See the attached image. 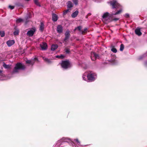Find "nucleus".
<instances>
[{"label": "nucleus", "instance_id": "a211bd4d", "mask_svg": "<svg viewBox=\"0 0 147 147\" xmlns=\"http://www.w3.org/2000/svg\"><path fill=\"white\" fill-rule=\"evenodd\" d=\"M78 13L79 12L78 10L76 11L72 14L71 15V17L73 18H75L78 14Z\"/></svg>", "mask_w": 147, "mask_h": 147}, {"label": "nucleus", "instance_id": "aec40b11", "mask_svg": "<svg viewBox=\"0 0 147 147\" xmlns=\"http://www.w3.org/2000/svg\"><path fill=\"white\" fill-rule=\"evenodd\" d=\"M67 7L68 8H71L73 6V4L70 1H68L67 3Z\"/></svg>", "mask_w": 147, "mask_h": 147}, {"label": "nucleus", "instance_id": "7ed1b4c3", "mask_svg": "<svg viewBox=\"0 0 147 147\" xmlns=\"http://www.w3.org/2000/svg\"><path fill=\"white\" fill-rule=\"evenodd\" d=\"M24 65L21 63H17L14 67V68L12 71L13 74H14L18 72L20 70H24L25 69Z\"/></svg>", "mask_w": 147, "mask_h": 147}, {"label": "nucleus", "instance_id": "473e14b6", "mask_svg": "<svg viewBox=\"0 0 147 147\" xmlns=\"http://www.w3.org/2000/svg\"><path fill=\"white\" fill-rule=\"evenodd\" d=\"M81 28L82 27L81 26H79L77 28H75V30H78L79 31H81Z\"/></svg>", "mask_w": 147, "mask_h": 147}, {"label": "nucleus", "instance_id": "ea45409f", "mask_svg": "<svg viewBox=\"0 0 147 147\" xmlns=\"http://www.w3.org/2000/svg\"><path fill=\"white\" fill-rule=\"evenodd\" d=\"M87 30V28H85L84 29V31H82V34H83L84 33V32H85L86 31V30Z\"/></svg>", "mask_w": 147, "mask_h": 147}, {"label": "nucleus", "instance_id": "37998d69", "mask_svg": "<svg viewBox=\"0 0 147 147\" xmlns=\"http://www.w3.org/2000/svg\"><path fill=\"white\" fill-rule=\"evenodd\" d=\"M58 16L56 15V21H57V20H58Z\"/></svg>", "mask_w": 147, "mask_h": 147}, {"label": "nucleus", "instance_id": "a878e982", "mask_svg": "<svg viewBox=\"0 0 147 147\" xmlns=\"http://www.w3.org/2000/svg\"><path fill=\"white\" fill-rule=\"evenodd\" d=\"M34 3L38 6H40V5L38 2V0H34Z\"/></svg>", "mask_w": 147, "mask_h": 147}, {"label": "nucleus", "instance_id": "f257e3e1", "mask_svg": "<svg viewBox=\"0 0 147 147\" xmlns=\"http://www.w3.org/2000/svg\"><path fill=\"white\" fill-rule=\"evenodd\" d=\"M122 11V10L121 9L115 13L113 12L111 14H109L107 12L104 13L102 16V20L105 24H107L110 22L112 20V18L113 15H115L121 13Z\"/></svg>", "mask_w": 147, "mask_h": 147}, {"label": "nucleus", "instance_id": "7c9ffc66", "mask_svg": "<svg viewBox=\"0 0 147 147\" xmlns=\"http://www.w3.org/2000/svg\"><path fill=\"white\" fill-rule=\"evenodd\" d=\"M5 34L4 31H0V35L1 37H3L4 36Z\"/></svg>", "mask_w": 147, "mask_h": 147}, {"label": "nucleus", "instance_id": "4c0bfd02", "mask_svg": "<svg viewBox=\"0 0 147 147\" xmlns=\"http://www.w3.org/2000/svg\"><path fill=\"white\" fill-rule=\"evenodd\" d=\"M144 55H142V56H140V57H139V58H138V59L139 60H141V59L142 58H143L144 57Z\"/></svg>", "mask_w": 147, "mask_h": 147}, {"label": "nucleus", "instance_id": "2f4dec72", "mask_svg": "<svg viewBox=\"0 0 147 147\" xmlns=\"http://www.w3.org/2000/svg\"><path fill=\"white\" fill-rule=\"evenodd\" d=\"M23 20L21 18H19L17 19L16 20V22L17 23H20L22 22L23 21Z\"/></svg>", "mask_w": 147, "mask_h": 147}, {"label": "nucleus", "instance_id": "cd10ccee", "mask_svg": "<svg viewBox=\"0 0 147 147\" xmlns=\"http://www.w3.org/2000/svg\"><path fill=\"white\" fill-rule=\"evenodd\" d=\"M124 48V46L123 44H121L120 45V50L121 51H122Z\"/></svg>", "mask_w": 147, "mask_h": 147}, {"label": "nucleus", "instance_id": "e433bc0d", "mask_svg": "<svg viewBox=\"0 0 147 147\" xmlns=\"http://www.w3.org/2000/svg\"><path fill=\"white\" fill-rule=\"evenodd\" d=\"M129 14L128 13H126L125 15V16L126 18H128L129 17Z\"/></svg>", "mask_w": 147, "mask_h": 147}, {"label": "nucleus", "instance_id": "c756f323", "mask_svg": "<svg viewBox=\"0 0 147 147\" xmlns=\"http://www.w3.org/2000/svg\"><path fill=\"white\" fill-rule=\"evenodd\" d=\"M55 50V45H53L51 47V51H54Z\"/></svg>", "mask_w": 147, "mask_h": 147}, {"label": "nucleus", "instance_id": "c03bdc74", "mask_svg": "<svg viewBox=\"0 0 147 147\" xmlns=\"http://www.w3.org/2000/svg\"><path fill=\"white\" fill-rule=\"evenodd\" d=\"M58 47V46L57 45H56V49Z\"/></svg>", "mask_w": 147, "mask_h": 147}, {"label": "nucleus", "instance_id": "f03ea898", "mask_svg": "<svg viewBox=\"0 0 147 147\" xmlns=\"http://www.w3.org/2000/svg\"><path fill=\"white\" fill-rule=\"evenodd\" d=\"M82 78L84 80H86V77L89 81L92 82L94 81L97 78L96 73L92 71H89L86 72L82 75Z\"/></svg>", "mask_w": 147, "mask_h": 147}, {"label": "nucleus", "instance_id": "c9c22d12", "mask_svg": "<svg viewBox=\"0 0 147 147\" xmlns=\"http://www.w3.org/2000/svg\"><path fill=\"white\" fill-rule=\"evenodd\" d=\"M15 7L13 6L10 5L9 6V7L11 9H13Z\"/></svg>", "mask_w": 147, "mask_h": 147}, {"label": "nucleus", "instance_id": "72a5a7b5", "mask_svg": "<svg viewBox=\"0 0 147 147\" xmlns=\"http://www.w3.org/2000/svg\"><path fill=\"white\" fill-rule=\"evenodd\" d=\"M75 5H77L78 4V0H72Z\"/></svg>", "mask_w": 147, "mask_h": 147}, {"label": "nucleus", "instance_id": "39448f33", "mask_svg": "<svg viewBox=\"0 0 147 147\" xmlns=\"http://www.w3.org/2000/svg\"><path fill=\"white\" fill-rule=\"evenodd\" d=\"M71 141L72 142L71 144L73 147H84L83 145L80 144V142L78 139H75L74 141Z\"/></svg>", "mask_w": 147, "mask_h": 147}, {"label": "nucleus", "instance_id": "2eb2a0df", "mask_svg": "<svg viewBox=\"0 0 147 147\" xmlns=\"http://www.w3.org/2000/svg\"><path fill=\"white\" fill-rule=\"evenodd\" d=\"M135 32L136 34L138 36H140L142 34V33L140 31V28H136L135 30Z\"/></svg>", "mask_w": 147, "mask_h": 147}, {"label": "nucleus", "instance_id": "f3484780", "mask_svg": "<svg viewBox=\"0 0 147 147\" xmlns=\"http://www.w3.org/2000/svg\"><path fill=\"white\" fill-rule=\"evenodd\" d=\"M57 31L59 33L62 32L63 31V28L61 25L58 26L57 28Z\"/></svg>", "mask_w": 147, "mask_h": 147}, {"label": "nucleus", "instance_id": "9b49d317", "mask_svg": "<svg viewBox=\"0 0 147 147\" xmlns=\"http://www.w3.org/2000/svg\"><path fill=\"white\" fill-rule=\"evenodd\" d=\"M91 58L92 60L94 61L96 59L99 58V56L94 52H92L91 53Z\"/></svg>", "mask_w": 147, "mask_h": 147}, {"label": "nucleus", "instance_id": "c85d7f7f", "mask_svg": "<svg viewBox=\"0 0 147 147\" xmlns=\"http://www.w3.org/2000/svg\"><path fill=\"white\" fill-rule=\"evenodd\" d=\"M19 31L18 30H16L14 31L13 34L15 35H18L19 34Z\"/></svg>", "mask_w": 147, "mask_h": 147}, {"label": "nucleus", "instance_id": "ddd939ff", "mask_svg": "<svg viewBox=\"0 0 147 147\" xmlns=\"http://www.w3.org/2000/svg\"><path fill=\"white\" fill-rule=\"evenodd\" d=\"M35 32V29L32 28L31 30L28 31L27 33V35L29 36H32Z\"/></svg>", "mask_w": 147, "mask_h": 147}, {"label": "nucleus", "instance_id": "423d86ee", "mask_svg": "<svg viewBox=\"0 0 147 147\" xmlns=\"http://www.w3.org/2000/svg\"><path fill=\"white\" fill-rule=\"evenodd\" d=\"M61 66L64 69H67L69 67V63L68 61H62L61 63Z\"/></svg>", "mask_w": 147, "mask_h": 147}, {"label": "nucleus", "instance_id": "b1692460", "mask_svg": "<svg viewBox=\"0 0 147 147\" xmlns=\"http://www.w3.org/2000/svg\"><path fill=\"white\" fill-rule=\"evenodd\" d=\"M110 62L112 64H115L117 62L115 59H112L110 60Z\"/></svg>", "mask_w": 147, "mask_h": 147}, {"label": "nucleus", "instance_id": "6e6552de", "mask_svg": "<svg viewBox=\"0 0 147 147\" xmlns=\"http://www.w3.org/2000/svg\"><path fill=\"white\" fill-rule=\"evenodd\" d=\"M67 139L66 138H63L61 140H58L57 143V146H59L61 145L64 142H67Z\"/></svg>", "mask_w": 147, "mask_h": 147}, {"label": "nucleus", "instance_id": "f8f14e48", "mask_svg": "<svg viewBox=\"0 0 147 147\" xmlns=\"http://www.w3.org/2000/svg\"><path fill=\"white\" fill-rule=\"evenodd\" d=\"M40 47L42 50H46L47 49V43L45 42H42L40 45Z\"/></svg>", "mask_w": 147, "mask_h": 147}, {"label": "nucleus", "instance_id": "58836bf2", "mask_svg": "<svg viewBox=\"0 0 147 147\" xmlns=\"http://www.w3.org/2000/svg\"><path fill=\"white\" fill-rule=\"evenodd\" d=\"M69 49H66L65 52L67 53H69Z\"/></svg>", "mask_w": 147, "mask_h": 147}, {"label": "nucleus", "instance_id": "dca6fc26", "mask_svg": "<svg viewBox=\"0 0 147 147\" xmlns=\"http://www.w3.org/2000/svg\"><path fill=\"white\" fill-rule=\"evenodd\" d=\"M65 38L64 40H65L69 38V30H67L66 31L65 33Z\"/></svg>", "mask_w": 147, "mask_h": 147}, {"label": "nucleus", "instance_id": "4be33fe9", "mask_svg": "<svg viewBox=\"0 0 147 147\" xmlns=\"http://www.w3.org/2000/svg\"><path fill=\"white\" fill-rule=\"evenodd\" d=\"M3 67L6 69H9L10 68V66L6 64L5 63H3Z\"/></svg>", "mask_w": 147, "mask_h": 147}, {"label": "nucleus", "instance_id": "0eeeda50", "mask_svg": "<svg viewBox=\"0 0 147 147\" xmlns=\"http://www.w3.org/2000/svg\"><path fill=\"white\" fill-rule=\"evenodd\" d=\"M39 61V60L37 58L35 57L34 58H32L31 60H27L26 61V63H30L32 65L34 64L35 61Z\"/></svg>", "mask_w": 147, "mask_h": 147}, {"label": "nucleus", "instance_id": "79ce46f5", "mask_svg": "<svg viewBox=\"0 0 147 147\" xmlns=\"http://www.w3.org/2000/svg\"><path fill=\"white\" fill-rule=\"evenodd\" d=\"M119 20V18H115L114 19V20L115 21H117Z\"/></svg>", "mask_w": 147, "mask_h": 147}, {"label": "nucleus", "instance_id": "a19ab883", "mask_svg": "<svg viewBox=\"0 0 147 147\" xmlns=\"http://www.w3.org/2000/svg\"><path fill=\"white\" fill-rule=\"evenodd\" d=\"M2 71L1 70H0V76H3V75L2 74Z\"/></svg>", "mask_w": 147, "mask_h": 147}, {"label": "nucleus", "instance_id": "f704fd0d", "mask_svg": "<svg viewBox=\"0 0 147 147\" xmlns=\"http://www.w3.org/2000/svg\"><path fill=\"white\" fill-rule=\"evenodd\" d=\"M111 51L113 52L114 53H116L117 52V49L115 48H112L111 49Z\"/></svg>", "mask_w": 147, "mask_h": 147}, {"label": "nucleus", "instance_id": "49530a36", "mask_svg": "<svg viewBox=\"0 0 147 147\" xmlns=\"http://www.w3.org/2000/svg\"><path fill=\"white\" fill-rule=\"evenodd\" d=\"M26 1H29L30 0H25Z\"/></svg>", "mask_w": 147, "mask_h": 147}, {"label": "nucleus", "instance_id": "9d476101", "mask_svg": "<svg viewBox=\"0 0 147 147\" xmlns=\"http://www.w3.org/2000/svg\"><path fill=\"white\" fill-rule=\"evenodd\" d=\"M42 57L44 61L45 62L49 64H51L53 62L52 60L55 59L54 58H53V59H49L45 57L42 56Z\"/></svg>", "mask_w": 147, "mask_h": 147}, {"label": "nucleus", "instance_id": "393cba45", "mask_svg": "<svg viewBox=\"0 0 147 147\" xmlns=\"http://www.w3.org/2000/svg\"><path fill=\"white\" fill-rule=\"evenodd\" d=\"M65 57L64 55H57L56 56V58H60V59H63Z\"/></svg>", "mask_w": 147, "mask_h": 147}, {"label": "nucleus", "instance_id": "bb28decb", "mask_svg": "<svg viewBox=\"0 0 147 147\" xmlns=\"http://www.w3.org/2000/svg\"><path fill=\"white\" fill-rule=\"evenodd\" d=\"M15 5H16L18 6V7H23V5L21 4V3L19 2H17L16 3Z\"/></svg>", "mask_w": 147, "mask_h": 147}, {"label": "nucleus", "instance_id": "a18cd8bd", "mask_svg": "<svg viewBox=\"0 0 147 147\" xmlns=\"http://www.w3.org/2000/svg\"><path fill=\"white\" fill-rule=\"evenodd\" d=\"M31 18V17L30 16H29V18H28V17H27V19H28V18Z\"/></svg>", "mask_w": 147, "mask_h": 147}, {"label": "nucleus", "instance_id": "412c9836", "mask_svg": "<svg viewBox=\"0 0 147 147\" xmlns=\"http://www.w3.org/2000/svg\"><path fill=\"white\" fill-rule=\"evenodd\" d=\"M54 9H53V11H52V20L53 22H55V14L54 13Z\"/></svg>", "mask_w": 147, "mask_h": 147}, {"label": "nucleus", "instance_id": "5701e85b", "mask_svg": "<svg viewBox=\"0 0 147 147\" xmlns=\"http://www.w3.org/2000/svg\"><path fill=\"white\" fill-rule=\"evenodd\" d=\"M71 11V9H67L65 10L63 12V15H66L67 14L68 12H69Z\"/></svg>", "mask_w": 147, "mask_h": 147}, {"label": "nucleus", "instance_id": "4468645a", "mask_svg": "<svg viewBox=\"0 0 147 147\" xmlns=\"http://www.w3.org/2000/svg\"><path fill=\"white\" fill-rule=\"evenodd\" d=\"M15 41L13 40H9L6 42V44L9 47H10L14 44Z\"/></svg>", "mask_w": 147, "mask_h": 147}, {"label": "nucleus", "instance_id": "6ab92c4d", "mask_svg": "<svg viewBox=\"0 0 147 147\" xmlns=\"http://www.w3.org/2000/svg\"><path fill=\"white\" fill-rule=\"evenodd\" d=\"M44 28V24L42 22H41L40 25V30L41 32L43 31Z\"/></svg>", "mask_w": 147, "mask_h": 147}, {"label": "nucleus", "instance_id": "1a4fd4ad", "mask_svg": "<svg viewBox=\"0 0 147 147\" xmlns=\"http://www.w3.org/2000/svg\"><path fill=\"white\" fill-rule=\"evenodd\" d=\"M42 57L44 61L45 62L49 64H51L53 62L52 60L55 59L54 58H53V59H49L45 57L42 56Z\"/></svg>", "mask_w": 147, "mask_h": 147}, {"label": "nucleus", "instance_id": "20e7f679", "mask_svg": "<svg viewBox=\"0 0 147 147\" xmlns=\"http://www.w3.org/2000/svg\"><path fill=\"white\" fill-rule=\"evenodd\" d=\"M110 5L112 6L113 9H117L121 8V6L118 3L116 0H113L110 1L109 3Z\"/></svg>", "mask_w": 147, "mask_h": 147}]
</instances>
